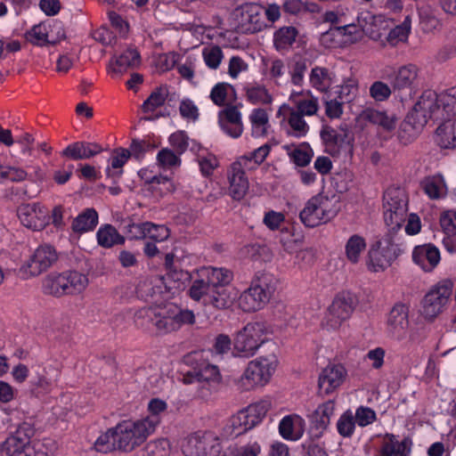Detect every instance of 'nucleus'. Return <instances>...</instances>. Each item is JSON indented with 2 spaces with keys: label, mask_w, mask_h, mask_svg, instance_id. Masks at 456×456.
I'll use <instances>...</instances> for the list:
<instances>
[{
  "label": "nucleus",
  "mask_w": 456,
  "mask_h": 456,
  "mask_svg": "<svg viewBox=\"0 0 456 456\" xmlns=\"http://www.w3.org/2000/svg\"><path fill=\"white\" fill-rule=\"evenodd\" d=\"M191 279L189 296L205 306L226 309L237 297V290L226 287L233 279L229 269L204 266L198 269Z\"/></svg>",
  "instance_id": "1"
},
{
  "label": "nucleus",
  "mask_w": 456,
  "mask_h": 456,
  "mask_svg": "<svg viewBox=\"0 0 456 456\" xmlns=\"http://www.w3.org/2000/svg\"><path fill=\"white\" fill-rule=\"evenodd\" d=\"M142 320L151 322L159 334H167L179 330L183 325L193 324L195 315L191 310L181 309L173 303L166 302L138 310L134 314V322L143 326Z\"/></svg>",
  "instance_id": "2"
},
{
  "label": "nucleus",
  "mask_w": 456,
  "mask_h": 456,
  "mask_svg": "<svg viewBox=\"0 0 456 456\" xmlns=\"http://www.w3.org/2000/svg\"><path fill=\"white\" fill-rule=\"evenodd\" d=\"M273 329L265 322H250L237 330L232 338V354L250 358L269 340Z\"/></svg>",
  "instance_id": "3"
},
{
  "label": "nucleus",
  "mask_w": 456,
  "mask_h": 456,
  "mask_svg": "<svg viewBox=\"0 0 456 456\" xmlns=\"http://www.w3.org/2000/svg\"><path fill=\"white\" fill-rule=\"evenodd\" d=\"M279 362L275 355H263L247 363L235 386L241 392L255 391L268 385L276 371Z\"/></svg>",
  "instance_id": "4"
},
{
  "label": "nucleus",
  "mask_w": 456,
  "mask_h": 456,
  "mask_svg": "<svg viewBox=\"0 0 456 456\" xmlns=\"http://www.w3.org/2000/svg\"><path fill=\"white\" fill-rule=\"evenodd\" d=\"M410 308L406 304H395L385 317L384 330L387 337L404 346L419 342V330L410 325Z\"/></svg>",
  "instance_id": "5"
},
{
  "label": "nucleus",
  "mask_w": 456,
  "mask_h": 456,
  "mask_svg": "<svg viewBox=\"0 0 456 456\" xmlns=\"http://www.w3.org/2000/svg\"><path fill=\"white\" fill-rule=\"evenodd\" d=\"M273 402L265 397L233 414L224 428V436H238L260 424L271 410Z\"/></svg>",
  "instance_id": "6"
},
{
  "label": "nucleus",
  "mask_w": 456,
  "mask_h": 456,
  "mask_svg": "<svg viewBox=\"0 0 456 456\" xmlns=\"http://www.w3.org/2000/svg\"><path fill=\"white\" fill-rule=\"evenodd\" d=\"M340 210V201L336 195L317 194L310 198L299 213L305 226L314 228L331 221Z\"/></svg>",
  "instance_id": "7"
},
{
  "label": "nucleus",
  "mask_w": 456,
  "mask_h": 456,
  "mask_svg": "<svg viewBox=\"0 0 456 456\" xmlns=\"http://www.w3.org/2000/svg\"><path fill=\"white\" fill-rule=\"evenodd\" d=\"M156 422L150 419H125L115 426L118 449L130 452L140 446L156 430Z\"/></svg>",
  "instance_id": "8"
},
{
  "label": "nucleus",
  "mask_w": 456,
  "mask_h": 456,
  "mask_svg": "<svg viewBox=\"0 0 456 456\" xmlns=\"http://www.w3.org/2000/svg\"><path fill=\"white\" fill-rule=\"evenodd\" d=\"M187 278L188 273H167L162 277H147L138 282L136 291L145 300L157 295L168 298L183 289V281Z\"/></svg>",
  "instance_id": "9"
},
{
  "label": "nucleus",
  "mask_w": 456,
  "mask_h": 456,
  "mask_svg": "<svg viewBox=\"0 0 456 456\" xmlns=\"http://www.w3.org/2000/svg\"><path fill=\"white\" fill-rule=\"evenodd\" d=\"M403 252V249L399 244L394 242L389 237H384L370 246L366 260L367 268L374 273L383 272Z\"/></svg>",
  "instance_id": "10"
},
{
  "label": "nucleus",
  "mask_w": 456,
  "mask_h": 456,
  "mask_svg": "<svg viewBox=\"0 0 456 456\" xmlns=\"http://www.w3.org/2000/svg\"><path fill=\"white\" fill-rule=\"evenodd\" d=\"M356 299L350 292H340L332 300L322 321V326L328 330H337L348 320L354 311Z\"/></svg>",
  "instance_id": "11"
},
{
  "label": "nucleus",
  "mask_w": 456,
  "mask_h": 456,
  "mask_svg": "<svg viewBox=\"0 0 456 456\" xmlns=\"http://www.w3.org/2000/svg\"><path fill=\"white\" fill-rule=\"evenodd\" d=\"M452 290L453 283L450 280H444L436 283L422 299L421 315L426 320L433 321L444 310Z\"/></svg>",
  "instance_id": "12"
},
{
  "label": "nucleus",
  "mask_w": 456,
  "mask_h": 456,
  "mask_svg": "<svg viewBox=\"0 0 456 456\" xmlns=\"http://www.w3.org/2000/svg\"><path fill=\"white\" fill-rule=\"evenodd\" d=\"M58 259L55 248L50 244L37 247L29 257L22 262L19 272L23 279L39 276L48 270Z\"/></svg>",
  "instance_id": "13"
},
{
  "label": "nucleus",
  "mask_w": 456,
  "mask_h": 456,
  "mask_svg": "<svg viewBox=\"0 0 456 456\" xmlns=\"http://www.w3.org/2000/svg\"><path fill=\"white\" fill-rule=\"evenodd\" d=\"M0 456H46V451L42 442L30 441L18 429L0 443Z\"/></svg>",
  "instance_id": "14"
},
{
  "label": "nucleus",
  "mask_w": 456,
  "mask_h": 456,
  "mask_svg": "<svg viewBox=\"0 0 456 456\" xmlns=\"http://www.w3.org/2000/svg\"><path fill=\"white\" fill-rule=\"evenodd\" d=\"M384 219L392 229L400 228L407 217V198L398 189L387 190L384 194Z\"/></svg>",
  "instance_id": "15"
},
{
  "label": "nucleus",
  "mask_w": 456,
  "mask_h": 456,
  "mask_svg": "<svg viewBox=\"0 0 456 456\" xmlns=\"http://www.w3.org/2000/svg\"><path fill=\"white\" fill-rule=\"evenodd\" d=\"M381 77L395 91L411 90L418 86L419 69L411 63L398 67L387 65L381 69Z\"/></svg>",
  "instance_id": "16"
},
{
  "label": "nucleus",
  "mask_w": 456,
  "mask_h": 456,
  "mask_svg": "<svg viewBox=\"0 0 456 456\" xmlns=\"http://www.w3.org/2000/svg\"><path fill=\"white\" fill-rule=\"evenodd\" d=\"M221 450L220 439L211 432L190 436L183 447L185 456H219Z\"/></svg>",
  "instance_id": "17"
},
{
  "label": "nucleus",
  "mask_w": 456,
  "mask_h": 456,
  "mask_svg": "<svg viewBox=\"0 0 456 456\" xmlns=\"http://www.w3.org/2000/svg\"><path fill=\"white\" fill-rule=\"evenodd\" d=\"M202 352H193L185 357L184 361L187 364L196 363L193 367V371L189 372L183 377L185 384L196 382L201 384L206 382L210 385V383H218L220 381L221 375L218 368L216 365L202 362Z\"/></svg>",
  "instance_id": "18"
},
{
  "label": "nucleus",
  "mask_w": 456,
  "mask_h": 456,
  "mask_svg": "<svg viewBox=\"0 0 456 456\" xmlns=\"http://www.w3.org/2000/svg\"><path fill=\"white\" fill-rule=\"evenodd\" d=\"M17 216L24 227L32 231H42L50 224L49 210L40 202L20 204Z\"/></svg>",
  "instance_id": "19"
},
{
  "label": "nucleus",
  "mask_w": 456,
  "mask_h": 456,
  "mask_svg": "<svg viewBox=\"0 0 456 456\" xmlns=\"http://www.w3.org/2000/svg\"><path fill=\"white\" fill-rule=\"evenodd\" d=\"M264 7L254 3H248L236 8L233 18L236 28L243 33H255L265 27L262 20Z\"/></svg>",
  "instance_id": "20"
},
{
  "label": "nucleus",
  "mask_w": 456,
  "mask_h": 456,
  "mask_svg": "<svg viewBox=\"0 0 456 456\" xmlns=\"http://www.w3.org/2000/svg\"><path fill=\"white\" fill-rule=\"evenodd\" d=\"M248 157H240L231 165L228 170V191L233 200H240L243 199L248 190L249 183L245 169H254V167L248 166Z\"/></svg>",
  "instance_id": "21"
},
{
  "label": "nucleus",
  "mask_w": 456,
  "mask_h": 456,
  "mask_svg": "<svg viewBox=\"0 0 456 456\" xmlns=\"http://www.w3.org/2000/svg\"><path fill=\"white\" fill-rule=\"evenodd\" d=\"M64 36L62 26L57 21L37 24L25 33L26 40L38 46L55 44Z\"/></svg>",
  "instance_id": "22"
},
{
  "label": "nucleus",
  "mask_w": 456,
  "mask_h": 456,
  "mask_svg": "<svg viewBox=\"0 0 456 456\" xmlns=\"http://www.w3.org/2000/svg\"><path fill=\"white\" fill-rule=\"evenodd\" d=\"M440 117L438 96L434 91L424 92L408 116L420 126H424L428 118Z\"/></svg>",
  "instance_id": "23"
},
{
  "label": "nucleus",
  "mask_w": 456,
  "mask_h": 456,
  "mask_svg": "<svg viewBox=\"0 0 456 456\" xmlns=\"http://www.w3.org/2000/svg\"><path fill=\"white\" fill-rule=\"evenodd\" d=\"M277 117L281 118V124L288 134L297 138H302L307 134L309 126L304 119V116L289 104H281L277 111Z\"/></svg>",
  "instance_id": "24"
},
{
  "label": "nucleus",
  "mask_w": 456,
  "mask_h": 456,
  "mask_svg": "<svg viewBox=\"0 0 456 456\" xmlns=\"http://www.w3.org/2000/svg\"><path fill=\"white\" fill-rule=\"evenodd\" d=\"M347 371L342 364H328L318 377L319 392L322 395L332 394L344 383Z\"/></svg>",
  "instance_id": "25"
},
{
  "label": "nucleus",
  "mask_w": 456,
  "mask_h": 456,
  "mask_svg": "<svg viewBox=\"0 0 456 456\" xmlns=\"http://www.w3.org/2000/svg\"><path fill=\"white\" fill-rule=\"evenodd\" d=\"M412 260L424 272H431L440 263V251L432 244L419 245L412 251Z\"/></svg>",
  "instance_id": "26"
},
{
  "label": "nucleus",
  "mask_w": 456,
  "mask_h": 456,
  "mask_svg": "<svg viewBox=\"0 0 456 456\" xmlns=\"http://www.w3.org/2000/svg\"><path fill=\"white\" fill-rule=\"evenodd\" d=\"M305 428V419L298 414L284 416L279 422V433L282 438L289 441L299 440Z\"/></svg>",
  "instance_id": "27"
},
{
  "label": "nucleus",
  "mask_w": 456,
  "mask_h": 456,
  "mask_svg": "<svg viewBox=\"0 0 456 456\" xmlns=\"http://www.w3.org/2000/svg\"><path fill=\"white\" fill-rule=\"evenodd\" d=\"M358 120L369 122L385 131L394 130L397 122V118L394 114L375 108H366L363 110L359 114Z\"/></svg>",
  "instance_id": "28"
},
{
  "label": "nucleus",
  "mask_w": 456,
  "mask_h": 456,
  "mask_svg": "<svg viewBox=\"0 0 456 456\" xmlns=\"http://www.w3.org/2000/svg\"><path fill=\"white\" fill-rule=\"evenodd\" d=\"M236 298H238V306L247 313L259 311L269 303V300L251 284Z\"/></svg>",
  "instance_id": "29"
},
{
  "label": "nucleus",
  "mask_w": 456,
  "mask_h": 456,
  "mask_svg": "<svg viewBox=\"0 0 456 456\" xmlns=\"http://www.w3.org/2000/svg\"><path fill=\"white\" fill-rule=\"evenodd\" d=\"M364 34L363 25L351 23L331 29L323 36V39L338 37L343 44H354L362 40Z\"/></svg>",
  "instance_id": "30"
},
{
  "label": "nucleus",
  "mask_w": 456,
  "mask_h": 456,
  "mask_svg": "<svg viewBox=\"0 0 456 456\" xmlns=\"http://www.w3.org/2000/svg\"><path fill=\"white\" fill-rule=\"evenodd\" d=\"M289 101L297 108V111L303 116H314L319 109L318 99L310 91L292 92Z\"/></svg>",
  "instance_id": "31"
},
{
  "label": "nucleus",
  "mask_w": 456,
  "mask_h": 456,
  "mask_svg": "<svg viewBox=\"0 0 456 456\" xmlns=\"http://www.w3.org/2000/svg\"><path fill=\"white\" fill-rule=\"evenodd\" d=\"M246 101L252 105H271L273 102V95L266 86L253 82L244 87Z\"/></svg>",
  "instance_id": "32"
},
{
  "label": "nucleus",
  "mask_w": 456,
  "mask_h": 456,
  "mask_svg": "<svg viewBox=\"0 0 456 456\" xmlns=\"http://www.w3.org/2000/svg\"><path fill=\"white\" fill-rule=\"evenodd\" d=\"M410 448L406 440L400 441L394 435H386L378 449L377 456H408Z\"/></svg>",
  "instance_id": "33"
},
{
  "label": "nucleus",
  "mask_w": 456,
  "mask_h": 456,
  "mask_svg": "<svg viewBox=\"0 0 456 456\" xmlns=\"http://www.w3.org/2000/svg\"><path fill=\"white\" fill-rule=\"evenodd\" d=\"M335 82L336 80L333 72L327 68L316 66L310 71L309 84L313 88L319 92H328Z\"/></svg>",
  "instance_id": "34"
},
{
  "label": "nucleus",
  "mask_w": 456,
  "mask_h": 456,
  "mask_svg": "<svg viewBox=\"0 0 456 456\" xmlns=\"http://www.w3.org/2000/svg\"><path fill=\"white\" fill-rule=\"evenodd\" d=\"M102 151V148L97 143L77 142L68 145L62 154L73 159H85L99 154Z\"/></svg>",
  "instance_id": "35"
},
{
  "label": "nucleus",
  "mask_w": 456,
  "mask_h": 456,
  "mask_svg": "<svg viewBox=\"0 0 456 456\" xmlns=\"http://www.w3.org/2000/svg\"><path fill=\"white\" fill-rule=\"evenodd\" d=\"M66 296H78L86 291L89 285L86 274L78 271L63 272Z\"/></svg>",
  "instance_id": "36"
},
{
  "label": "nucleus",
  "mask_w": 456,
  "mask_h": 456,
  "mask_svg": "<svg viewBox=\"0 0 456 456\" xmlns=\"http://www.w3.org/2000/svg\"><path fill=\"white\" fill-rule=\"evenodd\" d=\"M435 141L444 149L456 147V118L446 120L436 128Z\"/></svg>",
  "instance_id": "37"
},
{
  "label": "nucleus",
  "mask_w": 456,
  "mask_h": 456,
  "mask_svg": "<svg viewBox=\"0 0 456 456\" xmlns=\"http://www.w3.org/2000/svg\"><path fill=\"white\" fill-rule=\"evenodd\" d=\"M141 57L135 48L129 47L110 61L112 72L120 74L129 68L137 67Z\"/></svg>",
  "instance_id": "38"
},
{
  "label": "nucleus",
  "mask_w": 456,
  "mask_h": 456,
  "mask_svg": "<svg viewBox=\"0 0 456 456\" xmlns=\"http://www.w3.org/2000/svg\"><path fill=\"white\" fill-rule=\"evenodd\" d=\"M42 292L57 298L66 296L63 272L45 275L42 280Z\"/></svg>",
  "instance_id": "39"
},
{
  "label": "nucleus",
  "mask_w": 456,
  "mask_h": 456,
  "mask_svg": "<svg viewBox=\"0 0 456 456\" xmlns=\"http://www.w3.org/2000/svg\"><path fill=\"white\" fill-rule=\"evenodd\" d=\"M421 188L431 200H440L446 196L448 188L441 175H430L423 179Z\"/></svg>",
  "instance_id": "40"
},
{
  "label": "nucleus",
  "mask_w": 456,
  "mask_h": 456,
  "mask_svg": "<svg viewBox=\"0 0 456 456\" xmlns=\"http://www.w3.org/2000/svg\"><path fill=\"white\" fill-rule=\"evenodd\" d=\"M364 20L366 21L363 25L365 34L375 41L380 40L390 27L389 21L382 15H368Z\"/></svg>",
  "instance_id": "41"
},
{
  "label": "nucleus",
  "mask_w": 456,
  "mask_h": 456,
  "mask_svg": "<svg viewBox=\"0 0 456 456\" xmlns=\"http://www.w3.org/2000/svg\"><path fill=\"white\" fill-rule=\"evenodd\" d=\"M97 244L104 248L122 245L125 238L111 224H102L96 232Z\"/></svg>",
  "instance_id": "42"
},
{
  "label": "nucleus",
  "mask_w": 456,
  "mask_h": 456,
  "mask_svg": "<svg viewBox=\"0 0 456 456\" xmlns=\"http://www.w3.org/2000/svg\"><path fill=\"white\" fill-rule=\"evenodd\" d=\"M366 247V240L362 236L359 234L350 236L345 245V255L348 262L351 264L359 263Z\"/></svg>",
  "instance_id": "43"
},
{
  "label": "nucleus",
  "mask_w": 456,
  "mask_h": 456,
  "mask_svg": "<svg viewBox=\"0 0 456 456\" xmlns=\"http://www.w3.org/2000/svg\"><path fill=\"white\" fill-rule=\"evenodd\" d=\"M209 97L216 105L224 106L236 99V91L231 84L220 82L213 86Z\"/></svg>",
  "instance_id": "44"
},
{
  "label": "nucleus",
  "mask_w": 456,
  "mask_h": 456,
  "mask_svg": "<svg viewBox=\"0 0 456 456\" xmlns=\"http://www.w3.org/2000/svg\"><path fill=\"white\" fill-rule=\"evenodd\" d=\"M98 224V214L94 208H86L72 222L71 228L77 233L92 231Z\"/></svg>",
  "instance_id": "45"
},
{
  "label": "nucleus",
  "mask_w": 456,
  "mask_h": 456,
  "mask_svg": "<svg viewBox=\"0 0 456 456\" xmlns=\"http://www.w3.org/2000/svg\"><path fill=\"white\" fill-rule=\"evenodd\" d=\"M278 282L279 281L275 275L265 273L258 274L251 281V285L270 301L277 289Z\"/></svg>",
  "instance_id": "46"
},
{
  "label": "nucleus",
  "mask_w": 456,
  "mask_h": 456,
  "mask_svg": "<svg viewBox=\"0 0 456 456\" xmlns=\"http://www.w3.org/2000/svg\"><path fill=\"white\" fill-rule=\"evenodd\" d=\"M248 118L252 135L255 137L265 135L270 126L269 117L266 110L261 108H256L251 111Z\"/></svg>",
  "instance_id": "47"
},
{
  "label": "nucleus",
  "mask_w": 456,
  "mask_h": 456,
  "mask_svg": "<svg viewBox=\"0 0 456 456\" xmlns=\"http://www.w3.org/2000/svg\"><path fill=\"white\" fill-rule=\"evenodd\" d=\"M134 228L138 230L142 238H149L155 241H163L170 235L169 229L162 224L146 222L137 224Z\"/></svg>",
  "instance_id": "48"
},
{
  "label": "nucleus",
  "mask_w": 456,
  "mask_h": 456,
  "mask_svg": "<svg viewBox=\"0 0 456 456\" xmlns=\"http://www.w3.org/2000/svg\"><path fill=\"white\" fill-rule=\"evenodd\" d=\"M219 124L221 127H227L229 125H234V134L243 132V125L241 121V113L237 107H227L219 111Z\"/></svg>",
  "instance_id": "49"
},
{
  "label": "nucleus",
  "mask_w": 456,
  "mask_h": 456,
  "mask_svg": "<svg viewBox=\"0 0 456 456\" xmlns=\"http://www.w3.org/2000/svg\"><path fill=\"white\" fill-rule=\"evenodd\" d=\"M285 149L290 159L300 167L308 165L313 158L314 152L310 145L306 142L298 145L286 146Z\"/></svg>",
  "instance_id": "50"
},
{
  "label": "nucleus",
  "mask_w": 456,
  "mask_h": 456,
  "mask_svg": "<svg viewBox=\"0 0 456 456\" xmlns=\"http://www.w3.org/2000/svg\"><path fill=\"white\" fill-rule=\"evenodd\" d=\"M167 95L168 89L166 86L156 88L142 104V111L147 114H152L158 108L165 103Z\"/></svg>",
  "instance_id": "51"
},
{
  "label": "nucleus",
  "mask_w": 456,
  "mask_h": 456,
  "mask_svg": "<svg viewBox=\"0 0 456 456\" xmlns=\"http://www.w3.org/2000/svg\"><path fill=\"white\" fill-rule=\"evenodd\" d=\"M440 118L456 113V86L437 94Z\"/></svg>",
  "instance_id": "52"
},
{
  "label": "nucleus",
  "mask_w": 456,
  "mask_h": 456,
  "mask_svg": "<svg viewBox=\"0 0 456 456\" xmlns=\"http://www.w3.org/2000/svg\"><path fill=\"white\" fill-rule=\"evenodd\" d=\"M335 403L333 401H328L319 405L311 416L312 422L320 428H325L334 414Z\"/></svg>",
  "instance_id": "53"
},
{
  "label": "nucleus",
  "mask_w": 456,
  "mask_h": 456,
  "mask_svg": "<svg viewBox=\"0 0 456 456\" xmlns=\"http://www.w3.org/2000/svg\"><path fill=\"white\" fill-rule=\"evenodd\" d=\"M297 34V28L291 26L279 28L273 35V42L276 49L285 50L289 48L296 41Z\"/></svg>",
  "instance_id": "54"
},
{
  "label": "nucleus",
  "mask_w": 456,
  "mask_h": 456,
  "mask_svg": "<svg viewBox=\"0 0 456 456\" xmlns=\"http://www.w3.org/2000/svg\"><path fill=\"white\" fill-rule=\"evenodd\" d=\"M130 158V151L126 149H118L114 151L110 159V166L107 167L109 176H119L123 170V166Z\"/></svg>",
  "instance_id": "55"
},
{
  "label": "nucleus",
  "mask_w": 456,
  "mask_h": 456,
  "mask_svg": "<svg viewBox=\"0 0 456 456\" xmlns=\"http://www.w3.org/2000/svg\"><path fill=\"white\" fill-rule=\"evenodd\" d=\"M306 69L307 64L305 59L302 57L293 58L289 64V74L291 83L295 86H302Z\"/></svg>",
  "instance_id": "56"
},
{
  "label": "nucleus",
  "mask_w": 456,
  "mask_h": 456,
  "mask_svg": "<svg viewBox=\"0 0 456 456\" xmlns=\"http://www.w3.org/2000/svg\"><path fill=\"white\" fill-rule=\"evenodd\" d=\"M115 431L114 427L99 436L94 444L95 451L106 453L118 448V440L116 439L117 436Z\"/></svg>",
  "instance_id": "57"
},
{
  "label": "nucleus",
  "mask_w": 456,
  "mask_h": 456,
  "mask_svg": "<svg viewBox=\"0 0 456 456\" xmlns=\"http://www.w3.org/2000/svg\"><path fill=\"white\" fill-rule=\"evenodd\" d=\"M202 58L208 69H217L224 59V53L218 45H209L202 49Z\"/></svg>",
  "instance_id": "58"
},
{
  "label": "nucleus",
  "mask_w": 456,
  "mask_h": 456,
  "mask_svg": "<svg viewBox=\"0 0 456 456\" xmlns=\"http://www.w3.org/2000/svg\"><path fill=\"white\" fill-rule=\"evenodd\" d=\"M197 162L204 176L212 175L214 170L218 167L216 157L206 150L199 151L197 153Z\"/></svg>",
  "instance_id": "59"
},
{
  "label": "nucleus",
  "mask_w": 456,
  "mask_h": 456,
  "mask_svg": "<svg viewBox=\"0 0 456 456\" xmlns=\"http://www.w3.org/2000/svg\"><path fill=\"white\" fill-rule=\"evenodd\" d=\"M411 29V19L408 15L404 18L402 24L391 29L387 35V40L391 45H396L398 42H404Z\"/></svg>",
  "instance_id": "60"
},
{
  "label": "nucleus",
  "mask_w": 456,
  "mask_h": 456,
  "mask_svg": "<svg viewBox=\"0 0 456 456\" xmlns=\"http://www.w3.org/2000/svg\"><path fill=\"white\" fill-rule=\"evenodd\" d=\"M266 77L276 86L281 85V79L285 77L287 68L280 59L271 61L266 64Z\"/></svg>",
  "instance_id": "61"
},
{
  "label": "nucleus",
  "mask_w": 456,
  "mask_h": 456,
  "mask_svg": "<svg viewBox=\"0 0 456 456\" xmlns=\"http://www.w3.org/2000/svg\"><path fill=\"white\" fill-rule=\"evenodd\" d=\"M170 444L166 438H159L148 443L143 456H169Z\"/></svg>",
  "instance_id": "62"
},
{
  "label": "nucleus",
  "mask_w": 456,
  "mask_h": 456,
  "mask_svg": "<svg viewBox=\"0 0 456 456\" xmlns=\"http://www.w3.org/2000/svg\"><path fill=\"white\" fill-rule=\"evenodd\" d=\"M138 175L146 183L164 185L165 189L167 191H172L174 190V185L170 179H168L167 177L161 176V175H157L150 168H142L138 172Z\"/></svg>",
  "instance_id": "63"
},
{
  "label": "nucleus",
  "mask_w": 456,
  "mask_h": 456,
  "mask_svg": "<svg viewBox=\"0 0 456 456\" xmlns=\"http://www.w3.org/2000/svg\"><path fill=\"white\" fill-rule=\"evenodd\" d=\"M27 172L20 167L12 166H3L0 174V177L2 178L1 183H4L7 182H21L27 178Z\"/></svg>",
  "instance_id": "64"
}]
</instances>
